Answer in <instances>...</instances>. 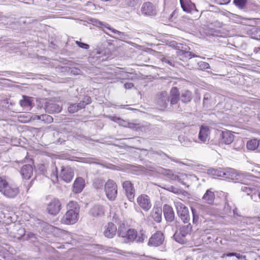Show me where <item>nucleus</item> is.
I'll return each mask as SVG.
<instances>
[{"label": "nucleus", "instance_id": "nucleus-15", "mask_svg": "<svg viewBox=\"0 0 260 260\" xmlns=\"http://www.w3.org/2000/svg\"><path fill=\"white\" fill-rule=\"evenodd\" d=\"M210 131L208 126L202 125L199 133V140L201 142L206 143L209 140Z\"/></svg>", "mask_w": 260, "mask_h": 260}, {"label": "nucleus", "instance_id": "nucleus-13", "mask_svg": "<svg viewBox=\"0 0 260 260\" xmlns=\"http://www.w3.org/2000/svg\"><path fill=\"white\" fill-rule=\"evenodd\" d=\"M74 175L73 169L69 167H62L60 173V177L64 182H70Z\"/></svg>", "mask_w": 260, "mask_h": 260}, {"label": "nucleus", "instance_id": "nucleus-40", "mask_svg": "<svg viewBox=\"0 0 260 260\" xmlns=\"http://www.w3.org/2000/svg\"><path fill=\"white\" fill-rule=\"evenodd\" d=\"M241 190V191L246 192L247 195H250L253 191H255V188L248 186H242Z\"/></svg>", "mask_w": 260, "mask_h": 260}, {"label": "nucleus", "instance_id": "nucleus-7", "mask_svg": "<svg viewBox=\"0 0 260 260\" xmlns=\"http://www.w3.org/2000/svg\"><path fill=\"white\" fill-rule=\"evenodd\" d=\"M91 103V99L89 96H85L83 100L78 104H69L68 110L70 113H74L80 109L84 108L86 105Z\"/></svg>", "mask_w": 260, "mask_h": 260}, {"label": "nucleus", "instance_id": "nucleus-42", "mask_svg": "<svg viewBox=\"0 0 260 260\" xmlns=\"http://www.w3.org/2000/svg\"><path fill=\"white\" fill-rule=\"evenodd\" d=\"M198 65L199 69L201 70H205L210 68L208 63L202 61L199 62Z\"/></svg>", "mask_w": 260, "mask_h": 260}, {"label": "nucleus", "instance_id": "nucleus-20", "mask_svg": "<svg viewBox=\"0 0 260 260\" xmlns=\"http://www.w3.org/2000/svg\"><path fill=\"white\" fill-rule=\"evenodd\" d=\"M85 187V180L82 177H77L73 185V191L75 193H80Z\"/></svg>", "mask_w": 260, "mask_h": 260}, {"label": "nucleus", "instance_id": "nucleus-56", "mask_svg": "<svg viewBox=\"0 0 260 260\" xmlns=\"http://www.w3.org/2000/svg\"><path fill=\"white\" fill-rule=\"evenodd\" d=\"M235 256L238 259L246 258V256L245 255H242L240 254V253H236V252Z\"/></svg>", "mask_w": 260, "mask_h": 260}, {"label": "nucleus", "instance_id": "nucleus-49", "mask_svg": "<svg viewBox=\"0 0 260 260\" xmlns=\"http://www.w3.org/2000/svg\"><path fill=\"white\" fill-rule=\"evenodd\" d=\"M139 0H126V4L130 7H134L137 5Z\"/></svg>", "mask_w": 260, "mask_h": 260}, {"label": "nucleus", "instance_id": "nucleus-32", "mask_svg": "<svg viewBox=\"0 0 260 260\" xmlns=\"http://www.w3.org/2000/svg\"><path fill=\"white\" fill-rule=\"evenodd\" d=\"M178 140L182 146L188 147L191 145L192 141L187 138L185 135H180Z\"/></svg>", "mask_w": 260, "mask_h": 260}, {"label": "nucleus", "instance_id": "nucleus-51", "mask_svg": "<svg viewBox=\"0 0 260 260\" xmlns=\"http://www.w3.org/2000/svg\"><path fill=\"white\" fill-rule=\"evenodd\" d=\"M182 53V54L184 55L185 57H189V58H190L191 52L181 51L180 52V53Z\"/></svg>", "mask_w": 260, "mask_h": 260}, {"label": "nucleus", "instance_id": "nucleus-6", "mask_svg": "<svg viewBox=\"0 0 260 260\" xmlns=\"http://www.w3.org/2000/svg\"><path fill=\"white\" fill-rule=\"evenodd\" d=\"M174 203L179 217L184 223H189L190 217L188 208L180 202H175Z\"/></svg>", "mask_w": 260, "mask_h": 260}, {"label": "nucleus", "instance_id": "nucleus-17", "mask_svg": "<svg viewBox=\"0 0 260 260\" xmlns=\"http://www.w3.org/2000/svg\"><path fill=\"white\" fill-rule=\"evenodd\" d=\"M19 192V189L17 186L9 184L7 189L4 190L3 194L9 198H14L17 196Z\"/></svg>", "mask_w": 260, "mask_h": 260}, {"label": "nucleus", "instance_id": "nucleus-58", "mask_svg": "<svg viewBox=\"0 0 260 260\" xmlns=\"http://www.w3.org/2000/svg\"><path fill=\"white\" fill-rule=\"evenodd\" d=\"M250 197H251V199L252 200H255L256 197H257V195L256 193H252L250 194Z\"/></svg>", "mask_w": 260, "mask_h": 260}, {"label": "nucleus", "instance_id": "nucleus-52", "mask_svg": "<svg viewBox=\"0 0 260 260\" xmlns=\"http://www.w3.org/2000/svg\"><path fill=\"white\" fill-rule=\"evenodd\" d=\"M236 255V252H229L228 253H224L223 254L221 257H224L225 256H228V257H231V256H235Z\"/></svg>", "mask_w": 260, "mask_h": 260}, {"label": "nucleus", "instance_id": "nucleus-46", "mask_svg": "<svg viewBox=\"0 0 260 260\" xmlns=\"http://www.w3.org/2000/svg\"><path fill=\"white\" fill-rule=\"evenodd\" d=\"M75 43L78 45V47L84 49H88L89 48V45L87 44L81 42L79 41H76Z\"/></svg>", "mask_w": 260, "mask_h": 260}, {"label": "nucleus", "instance_id": "nucleus-19", "mask_svg": "<svg viewBox=\"0 0 260 260\" xmlns=\"http://www.w3.org/2000/svg\"><path fill=\"white\" fill-rule=\"evenodd\" d=\"M169 102L172 106L177 104L180 100V93L178 89L176 87H172L169 95Z\"/></svg>", "mask_w": 260, "mask_h": 260}, {"label": "nucleus", "instance_id": "nucleus-30", "mask_svg": "<svg viewBox=\"0 0 260 260\" xmlns=\"http://www.w3.org/2000/svg\"><path fill=\"white\" fill-rule=\"evenodd\" d=\"M99 24L102 27H104V28H106L108 29L109 30H111L112 32L119 36V37L121 38H123V37H124L125 36V35L124 32H121V31H118L114 28H111L110 26V25L107 23L104 24L103 22L100 21L99 22Z\"/></svg>", "mask_w": 260, "mask_h": 260}, {"label": "nucleus", "instance_id": "nucleus-2", "mask_svg": "<svg viewBox=\"0 0 260 260\" xmlns=\"http://www.w3.org/2000/svg\"><path fill=\"white\" fill-rule=\"evenodd\" d=\"M68 211L61 219L62 223L73 224L78 220L80 207L76 202L71 201L68 204Z\"/></svg>", "mask_w": 260, "mask_h": 260}, {"label": "nucleus", "instance_id": "nucleus-60", "mask_svg": "<svg viewBox=\"0 0 260 260\" xmlns=\"http://www.w3.org/2000/svg\"><path fill=\"white\" fill-rule=\"evenodd\" d=\"M183 110V108L181 107L180 105L178 106L177 108L178 111H182Z\"/></svg>", "mask_w": 260, "mask_h": 260}, {"label": "nucleus", "instance_id": "nucleus-33", "mask_svg": "<svg viewBox=\"0 0 260 260\" xmlns=\"http://www.w3.org/2000/svg\"><path fill=\"white\" fill-rule=\"evenodd\" d=\"M128 230V229H127L126 225L124 223H122L120 224L118 229H117V233L119 237L123 238Z\"/></svg>", "mask_w": 260, "mask_h": 260}, {"label": "nucleus", "instance_id": "nucleus-64", "mask_svg": "<svg viewBox=\"0 0 260 260\" xmlns=\"http://www.w3.org/2000/svg\"><path fill=\"white\" fill-rule=\"evenodd\" d=\"M257 195V197L260 199V192H259Z\"/></svg>", "mask_w": 260, "mask_h": 260}, {"label": "nucleus", "instance_id": "nucleus-48", "mask_svg": "<svg viewBox=\"0 0 260 260\" xmlns=\"http://www.w3.org/2000/svg\"><path fill=\"white\" fill-rule=\"evenodd\" d=\"M156 153L158 155H159L160 156H161L162 157H164V156H166V157H168L169 158H170L171 160L174 161V162H178L179 161L177 159H175L174 158H172L170 157H169V156H168V155L166 153H165L164 152L161 151H157L156 152Z\"/></svg>", "mask_w": 260, "mask_h": 260}, {"label": "nucleus", "instance_id": "nucleus-34", "mask_svg": "<svg viewBox=\"0 0 260 260\" xmlns=\"http://www.w3.org/2000/svg\"><path fill=\"white\" fill-rule=\"evenodd\" d=\"M233 4L239 9L243 10L246 8V7L248 4V1L247 0H234Z\"/></svg>", "mask_w": 260, "mask_h": 260}, {"label": "nucleus", "instance_id": "nucleus-23", "mask_svg": "<svg viewBox=\"0 0 260 260\" xmlns=\"http://www.w3.org/2000/svg\"><path fill=\"white\" fill-rule=\"evenodd\" d=\"M61 110V107L57 103L50 101L46 103V111L49 113H59Z\"/></svg>", "mask_w": 260, "mask_h": 260}, {"label": "nucleus", "instance_id": "nucleus-39", "mask_svg": "<svg viewBox=\"0 0 260 260\" xmlns=\"http://www.w3.org/2000/svg\"><path fill=\"white\" fill-rule=\"evenodd\" d=\"M108 117L111 121L118 123L120 125L125 126L124 124L125 121L121 119L120 118L115 116H109Z\"/></svg>", "mask_w": 260, "mask_h": 260}, {"label": "nucleus", "instance_id": "nucleus-43", "mask_svg": "<svg viewBox=\"0 0 260 260\" xmlns=\"http://www.w3.org/2000/svg\"><path fill=\"white\" fill-rule=\"evenodd\" d=\"M161 187L175 193H178L179 192V189L174 186H167L165 185L164 186H161Z\"/></svg>", "mask_w": 260, "mask_h": 260}, {"label": "nucleus", "instance_id": "nucleus-28", "mask_svg": "<svg viewBox=\"0 0 260 260\" xmlns=\"http://www.w3.org/2000/svg\"><path fill=\"white\" fill-rule=\"evenodd\" d=\"M159 172L166 176L169 180H176L178 179L179 177L176 173H174L172 170L161 168L159 170Z\"/></svg>", "mask_w": 260, "mask_h": 260}, {"label": "nucleus", "instance_id": "nucleus-45", "mask_svg": "<svg viewBox=\"0 0 260 260\" xmlns=\"http://www.w3.org/2000/svg\"><path fill=\"white\" fill-rule=\"evenodd\" d=\"M191 212H192V216H193V219H192L193 223H195V224L198 223V221H199V216L197 213V210L193 208H191Z\"/></svg>", "mask_w": 260, "mask_h": 260}, {"label": "nucleus", "instance_id": "nucleus-50", "mask_svg": "<svg viewBox=\"0 0 260 260\" xmlns=\"http://www.w3.org/2000/svg\"><path fill=\"white\" fill-rule=\"evenodd\" d=\"M125 89H131L134 86V84L133 83H126L124 85Z\"/></svg>", "mask_w": 260, "mask_h": 260}, {"label": "nucleus", "instance_id": "nucleus-10", "mask_svg": "<svg viewBox=\"0 0 260 260\" xmlns=\"http://www.w3.org/2000/svg\"><path fill=\"white\" fill-rule=\"evenodd\" d=\"M164 241V234L161 232L157 231L149 239L148 245L152 246H158L162 244Z\"/></svg>", "mask_w": 260, "mask_h": 260}, {"label": "nucleus", "instance_id": "nucleus-24", "mask_svg": "<svg viewBox=\"0 0 260 260\" xmlns=\"http://www.w3.org/2000/svg\"><path fill=\"white\" fill-rule=\"evenodd\" d=\"M22 177L25 179L30 178L33 174V168L30 165H25L22 167L20 171Z\"/></svg>", "mask_w": 260, "mask_h": 260}, {"label": "nucleus", "instance_id": "nucleus-5", "mask_svg": "<svg viewBox=\"0 0 260 260\" xmlns=\"http://www.w3.org/2000/svg\"><path fill=\"white\" fill-rule=\"evenodd\" d=\"M185 225L182 226L180 229L179 232H176L174 235V238L176 241L183 244L186 242L185 237L190 234L192 229V226L189 222Z\"/></svg>", "mask_w": 260, "mask_h": 260}, {"label": "nucleus", "instance_id": "nucleus-11", "mask_svg": "<svg viewBox=\"0 0 260 260\" xmlns=\"http://www.w3.org/2000/svg\"><path fill=\"white\" fill-rule=\"evenodd\" d=\"M61 209V203L56 199L52 200L48 205L47 210L50 214L56 215Z\"/></svg>", "mask_w": 260, "mask_h": 260}, {"label": "nucleus", "instance_id": "nucleus-3", "mask_svg": "<svg viewBox=\"0 0 260 260\" xmlns=\"http://www.w3.org/2000/svg\"><path fill=\"white\" fill-rule=\"evenodd\" d=\"M147 238L145 233L141 231L138 234L136 230L134 229H129L127 231L125 236L123 238V240L126 243L133 242L134 241L137 243H143Z\"/></svg>", "mask_w": 260, "mask_h": 260}, {"label": "nucleus", "instance_id": "nucleus-29", "mask_svg": "<svg viewBox=\"0 0 260 260\" xmlns=\"http://www.w3.org/2000/svg\"><path fill=\"white\" fill-rule=\"evenodd\" d=\"M192 99V93L188 90L182 91L180 96V100L183 104H186L189 103Z\"/></svg>", "mask_w": 260, "mask_h": 260}, {"label": "nucleus", "instance_id": "nucleus-57", "mask_svg": "<svg viewBox=\"0 0 260 260\" xmlns=\"http://www.w3.org/2000/svg\"><path fill=\"white\" fill-rule=\"evenodd\" d=\"M128 127L132 128H137V124L132 123H128Z\"/></svg>", "mask_w": 260, "mask_h": 260}, {"label": "nucleus", "instance_id": "nucleus-55", "mask_svg": "<svg viewBox=\"0 0 260 260\" xmlns=\"http://www.w3.org/2000/svg\"><path fill=\"white\" fill-rule=\"evenodd\" d=\"M163 61L165 63H167L170 64V66H174V64L173 63L172 61L170 60H169L167 58H165L163 60Z\"/></svg>", "mask_w": 260, "mask_h": 260}, {"label": "nucleus", "instance_id": "nucleus-61", "mask_svg": "<svg viewBox=\"0 0 260 260\" xmlns=\"http://www.w3.org/2000/svg\"><path fill=\"white\" fill-rule=\"evenodd\" d=\"M257 150L258 151L260 152V139L258 140V146H257Z\"/></svg>", "mask_w": 260, "mask_h": 260}, {"label": "nucleus", "instance_id": "nucleus-14", "mask_svg": "<svg viewBox=\"0 0 260 260\" xmlns=\"http://www.w3.org/2000/svg\"><path fill=\"white\" fill-rule=\"evenodd\" d=\"M117 233V226L112 222H109L104 228L103 234L108 238H113Z\"/></svg>", "mask_w": 260, "mask_h": 260}, {"label": "nucleus", "instance_id": "nucleus-36", "mask_svg": "<svg viewBox=\"0 0 260 260\" xmlns=\"http://www.w3.org/2000/svg\"><path fill=\"white\" fill-rule=\"evenodd\" d=\"M19 104L21 107L24 108L30 107L32 104L30 98L25 95L23 96V99L20 101Z\"/></svg>", "mask_w": 260, "mask_h": 260}, {"label": "nucleus", "instance_id": "nucleus-63", "mask_svg": "<svg viewBox=\"0 0 260 260\" xmlns=\"http://www.w3.org/2000/svg\"><path fill=\"white\" fill-rule=\"evenodd\" d=\"M185 260H192L191 257H187Z\"/></svg>", "mask_w": 260, "mask_h": 260}, {"label": "nucleus", "instance_id": "nucleus-38", "mask_svg": "<svg viewBox=\"0 0 260 260\" xmlns=\"http://www.w3.org/2000/svg\"><path fill=\"white\" fill-rule=\"evenodd\" d=\"M105 181L102 179H95L93 183V185L95 188L98 190L102 189L103 186H105Z\"/></svg>", "mask_w": 260, "mask_h": 260}, {"label": "nucleus", "instance_id": "nucleus-53", "mask_svg": "<svg viewBox=\"0 0 260 260\" xmlns=\"http://www.w3.org/2000/svg\"><path fill=\"white\" fill-rule=\"evenodd\" d=\"M52 170H55V173H53L52 174V176L55 177L56 179L57 178V168L56 167H53Z\"/></svg>", "mask_w": 260, "mask_h": 260}, {"label": "nucleus", "instance_id": "nucleus-26", "mask_svg": "<svg viewBox=\"0 0 260 260\" xmlns=\"http://www.w3.org/2000/svg\"><path fill=\"white\" fill-rule=\"evenodd\" d=\"M215 198L214 192L211 190V189H209L203 196L202 200L204 203L212 205L214 202Z\"/></svg>", "mask_w": 260, "mask_h": 260}, {"label": "nucleus", "instance_id": "nucleus-21", "mask_svg": "<svg viewBox=\"0 0 260 260\" xmlns=\"http://www.w3.org/2000/svg\"><path fill=\"white\" fill-rule=\"evenodd\" d=\"M163 212L165 217L168 222H172L174 220L175 213L172 207L167 204L164 205Z\"/></svg>", "mask_w": 260, "mask_h": 260}, {"label": "nucleus", "instance_id": "nucleus-9", "mask_svg": "<svg viewBox=\"0 0 260 260\" xmlns=\"http://www.w3.org/2000/svg\"><path fill=\"white\" fill-rule=\"evenodd\" d=\"M137 203L140 207L144 211H148L152 206L150 198L145 194L139 196L137 198Z\"/></svg>", "mask_w": 260, "mask_h": 260}, {"label": "nucleus", "instance_id": "nucleus-35", "mask_svg": "<svg viewBox=\"0 0 260 260\" xmlns=\"http://www.w3.org/2000/svg\"><path fill=\"white\" fill-rule=\"evenodd\" d=\"M6 176L0 177V192L3 193L4 190L7 189V186L9 185Z\"/></svg>", "mask_w": 260, "mask_h": 260}, {"label": "nucleus", "instance_id": "nucleus-12", "mask_svg": "<svg viewBox=\"0 0 260 260\" xmlns=\"http://www.w3.org/2000/svg\"><path fill=\"white\" fill-rule=\"evenodd\" d=\"M142 14L146 16H154L157 11L155 6L150 2H146L143 4L141 8Z\"/></svg>", "mask_w": 260, "mask_h": 260}, {"label": "nucleus", "instance_id": "nucleus-25", "mask_svg": "<svg viewBox=\"0 0 260 260\" xmlns=\"http://www.w3.org/2000/svg\"><path fill=\"white\" fill-rule=\"evenodd\" d=\"M104 207L100 205H95L89 211V214L93 217H100L104 214Z\"/></svg>", "mask_w": 260, "mask_h": 260}, {"label": "nucleus", "instance_id": "nucleus-1", "mask_svg": "<svg viewBox=\"0 0 260 260\" xmlns=\"http://www.w3.org/2000/svg\"><path fill=\"white\" fill-rule=\"evenodd\" d=\"M208 174L224 178L225 179H229L234 182H243L245 178L244 175L236 170L232 168L219 169H210L207 172Z\"/></svg>", "mask_w": 260, "mask_h": 260}, {"label": "nucleus", "instance_id": "nucleus-18", "mask_svg": "<svg viewBox=\"0 0 260 260\" xmlns=\"http://www.w3.org/2000/svg\"><path fill=\"white\" fill-rule=\"evenodd\" d=\"M181 7L183 10L186 13H191L193 11H198L194 3L191 0H180Z\"/></svg>", "mask_w": 260, "mask_h": 260}, {"label": "nucleus", "instance_id": "nucleus-4", "mask_svg": "<svg viewBox=\"0 0 260 260\" xmlns=\"http://www.w3.org/2000/svg\"><path fill=\"white\" fill-rule=\"evenodd\" d=\"M104 190L107 199L111 201L115 200L117 195V186L115 181L108 179L105 184Z\"/></svg>", "mask_w": 260, "mask_h": 260}, {"label": "nucleus", "instance_id": "nucleus-59", "mask_svg": "<svg viewBox=\"0 0 260 260\" xmlns=\"http://www.w3.org/2000/svg\"><path fill=\"white\" fill-rule=\"evenodd\" d=\"M199 56V55H197L194 54L193 53L191 52V54H190V58H191L192 57H198Z\"/></svg>", "mask_w": 260, "mask_h": 260}, {"label": "nucleus", "instance_id": "nucleus-62", "mask_svg": "<svg viewBox=\"0 0 260 260\" xmlns=\"http://www.w3.org/2000/svg\"><path fill=\"white\" fill-rule=\"evenodd\" d=\"M19 231L22 233V234H21L22 235L24 234V229H19Z\"/></svg>", "mask_w": 260, "mask_h": 260}, {"label": "nucleus", "instance_id": "nucleus-22", "mask_svg": "<svg viewBox=\"0 0 260 260\" xmlns=\"http://www.w3.org/2000/svg\"><path fill=\"white\" fill-rule=\"evenodd\" d=\"M221 141L225 144H230L233 141L234 136L231 131L224 130L221 132L220 134Z\"/></svg>", "mask_w": 260, "mask_h": 260}, {"label": "nucleus", "instance_id": "nucleus-27", "mask_svg": "<svg viewBox=\"0 0 260 260\" xmlns=\"http://www.w3.org/2000/svg\"><path fill=\"white\" fill-rule=\"evenodd\" d=\"M162 210L160 207H154L151 212V216L156 222H160L162 219Z\"/></svg>", "mask_w": 260, "mask_h": 260}, {"label": "nucleus", "instance_id": "nucleus-54", "mask_svg": "<svg viewBox=\"0 0 260 260\" xmlns=\"http://www.w3.org/2000/svg\"><path fill=\"white\" fill-rule=\"evenodd\" d=\"M20 143L19 142L18 140L17 139V138H14L12 139V144L14 145H18V144Z\"/></svg>", "mask_w": 260, "mask_h": 260}, {"label": "nucleus", "instance_id": "nucleus-8", "mask_svg": "<svg viewBox=\"0 0 260 260\" xmlns=\"http://www.w3.org/2000/svg\"><path fill=\"white\" fill-rule=\"evenodd\" d=\"M122 185L128 200L131 202H133L134 200L135 194V189L134 185L129 181H124Z\"/></svg>", "mask_w": 260, "mask_h": 260}, {"label": "nucleus", "instance_id": "nucleus-31", "mask_svg": "<svg viewBox=\"0 0 260 260\" xmlns=\"http://www.w3.org/2000/svg\"><path fill=\"white\" fill-rule=\"evenodd\" d=\"M257 146H258V140L257 139L250 140L247 143V148L249 150H254L257 149Z\"/></svg>", "mask_w": 260, "mask_h": 260}, {"label": "nucleus", "instance_id": "nucleus-44", "mask_svg": "<svg viewBox=\"0 0 260 260\" xmlns=\"http://www.w3.org/2000/svg\"><path fill=\"white\" fill-rule=\"evenodd\" d=\"M243 145L242 141H236L234 144L233 148L237 151H241L243 148Z\"/></svg>", "mask_w": 260, "mask_h": 260}, {"label": "nucleus", "instance_id": "nucleus-41", "mask_svg": "<svg viewBox=\"0 0 260 260\" xmlns=\"http://www.w3.org/2000/svg\"><path fill=\"white\" fill-rule=\"evenodd\" d=\"M211 99V96L209 93L207 92L204 94L203 99V105L204 107H208Z\"/></svg>", "mask_w": 260, "mask_h": 260}, {"label": "nucleus", "instance_id": "nucleus-47", "mask_svg": "<svg viewBox=\"0 0 260 260\" xmlns=\"http://www.w3.org/2000/svg\"><path fill=\"white\" fill-rule=\"evenodd\" d=\"M211 1L216 4L220 5H227L231 2V0H211Z\"/></svg>", "mask_w": 260, "mask_h": 260}, {"label": "nucleus", "instance_id": "nucleus-37", "mask_svg": "<svg viewBox=\"0 0 260 260\" xmlns=\"http://www.w3.org/2000/svg\"><path fill=\"white\" fill-rule=\"evenodd\" d=\"M37 119L40 120L44 121L45 123H51L53 122V118L48 115L47 114H42L41 115H36V116Z\"/></svg>", "mask_w": 260, "mask_h": 260}, {"label": "nucleus", "instance_id": "nucleus-16", "mask_svg": "<svg viewBox=\"0 0 260 260\" xmlns=\"http://www.w3.org/2000/svg\"><path fill=\"white\" fill-rule=\"evenodd\" d=\"M158 105L162 109L166 108L169 103V95L166 91H162L158 94L157 99Z\"/></svg>", "mask_w": 260, "mask_h": 260}]
</instances>
